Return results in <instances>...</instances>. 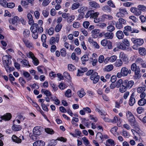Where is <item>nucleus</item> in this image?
Segmentation results:
<instances>
[{
    "mask_svg": "<svg viewBox=\"0 0 146 146\" xmlns=\"http://www.w3.org/2000/svg\"><path fill=\"white\" fill-rule=\"evenodd\" d=\"M104 37L106 39H112L113 36V33L111 32H108L104 35Z\"/></svg>",
    "mask_w": 146,
    "mask_h": 146,
    "instance_id": "2eb2a0df",
    "label": "nucleus"
},
{
    "mask_svg": "<svg viewBox=\"0 0 146 146\" xmlns=\"http://www.w3.org/2000/svg\"><path fill=\"white\" fill-rule=\"evenodd\" d=\"M68 69L70 71H72L76 69L75 66L72 64H68Z\"/></svg>",
    "mask_w": 146,
    "mask_h": 146,
    "instance_id": "603ef678",
    "label": "nucleus"
},
{
    "mask_svg": "<svg viewBox=\"0 0 146 146\" xmlns=\"http://www.w3.org/2000/svg\"><path fill=\"white\" fill-rule=\"evenodd\" d=\"M88 120H87L85 118H84L82 120V123L86 127H88L90 125V124L88 122Z\"/></svg>",
    "mask_w": 146,
    "mask_h": 146,
    "instance_id": "37998d69",
    "label": "nucleus"
},
{
    "mask_svg": "<svg viewBox=\"0 0 146 146\" xmlns=\"http://www.w3.org/2000/svg\"><path fill=\"white\" fill-rule=\"evenodd\" d=\"M60 53L61 55L63 57L66 56V50L64 48H62L60 50Z\"/></svg>",
    "mask_w": 146,
    "mask_h": 146,
    "instance_id": "e2e57ef3",
    "label": "nucleus"
},
{
    "mask_svg": "<svg viewBox=\"0 0 146 146\" xmlns=\"http://www.w3.org/2000/svg\"><path fill=\"white\" fill-rule=\"evenodd\" d=\"M126 116L130 124L132 126L136 125V121L134 116L131 113L128 111L126 113Z\"/></svg>",
    "mask_w": 146,
    "mask_h": 146,
    "instance_id": "7ed1b4c3",
    "label": "nucleus"
},
{
    "mask_svg": "<svg viewBox=\"0 0 146 146\" xmlns=\"http://www.w3.org/2000/svg\"><path fill=\"white\" fill-rule=\"evenodd\" d=\"M17 60L18 61H20L21 63H22L25 66H27L28 65L29 67L31 66V65L28 64V62L25 60L23 61L22 59L19 58Z\"/></svg>",
    "mask_w": 146,
    "mask_h": 146,
    "instance_id": "a19ab883",
    "label": "nucleus"
},
{
    "mask_svg": "<svg viewBox=\"0 0 146 146\" xmlns=\"http://www.w3.org/2000/svg\"><path fill=\"white\" fill-rule=\"evenodd\" d=\"M71 91L70 89L68 90L65 93V96L67 97H69L71 96Z\"/></svg>",
    "mask_w": 146,
    "mask_h": 146,
    "instance_id": "774afa93",
    "label": "nucleus"
},
{
    "mask_svg": "<svg viewBox=\"0 0 146 146\" xmlns=\"http://www.w3.org/2000/svg\"><path fill=\"white\" fill-rule=\"evenodd\" d=\"M19 19L18 17L15 16L11 20L10 22V23H11L13 24L17 25V22Z\"/></svg>",
    "mask_w": 146,
    "mask_h": 146,
    "instance_id": "393cba45",
    "label": "nucleus"
},
{
    "mask_svg": "<svg viewBox=\"0 0 146 146\" xmlns=\"http://www.w3.org/2000/svg\"><path fill=\"white\" fill-rule=\"evenodd\" d=\"M41 130L40 128L38 126H36L34 127L33 130V132L34 135H39L41 133Z\"/></svg>",
    "mask_w": 146,
    "mask_h": 146,
    "instance_id": "ddd939ff",
    "label": "nucleus"
},
{
    "mask_svg": "<svg viewBox=\"0 0 146 146\" xmlns=\"http://www.w3.org/2000/svg\"><path fill=\"white\" fill-rule=\"evenodd\" d=\"M102 18L104 19L111 20L113 19V17L110 15L103 14L102 16Z\"/></svg>",
    "mask_w": 146,
    "mask_h": 146,
    "instance_id": "cd10ccee",
    "label": "nucleus"
},
{
    "mask_svg": "<svg viewBox=\"0 0 146 146\" xmlns=\"http://www.w3.org/2000/svg\"><path fill=\"white\" fill-rule=\"evenodd\" d=\"M146 103V100L144 98H143L138 101V104L139 106H144Z\"/></svg>",
    "mask_w": 146,
    "mask_h": 146,
    "instance_id": "e433bc0d",
    "label": "nucleus"
},
{
    "mask_svg": "<svg viewBox=\"0 0 146 146\" xmlns=\"http://www.w3.org/2000/svg\"><path fill=\"white\" fill-rule=\"evenodd\" d=\"M134 93H133L131 94L129 100V104L131 106H133L135 102V99L134 97Z\"/></svg>",
    "mask_w": 146,
    "mask_h": 146,
    "instance_id": "9b49d317",
    "label": "nucleus"
},
{
    "mask_svg": "<svg viewBox=\"0 0 146 146\" xmlns=\"http://www.w3.org/2000/svg\"><path fill=\"white\" fill-rule=\"evenodd\" d=\"M6 1H8V0H0V4L4 7H7V3Z\"/></svg>",
    "mask_w": 146,
    "mask_h": 146,
    "instance_id": "09e8293b",
    "label": "nucleus"
},
{
    "mask_svg": "<svg viewBox=\"0 0 146 146\" xmlns=\"http://www.w3.org/2000/svg\"><path fill=\"white\" fill-rule=\"evenodd\" d=\"M23 35L25 38H28L30 35L29 31L27 29H25L23 32Z\"/></svg>",
    "mask_w": 146,
    "mask_h": 146,
    "instance_id": "c756f323",
    "label": "nucleus"
},
{
    "mask_svg": "<svg viewBox=\"0 0 146 146\" xmlns=\"http://www.w3.org/2000/svg\"><path fill=\"white\" fill-rule=\"evenodd\" d=\"M96 139L99 143H102L103 141V137L100 132H98L96 134Z\"/></svg>",
    "mask_w": 146,
    "mask_h": 146,
    "instance_id": "f8f14e48",
    "label": "nucleus"
},
{
    "mask_svg": "<svg viewBox=\"0 0 146 146\" xmlns=\"http://www.w3.org/2000/svg\"><path fill=\"white\" fill-rule=\"evenodd\" d=\"M45 131L47 133L52 134L54 133V131L52 129H50L49 128H47L46 129H45Z\"/></svg>",
    "mask_w": 146,
    "mask_h": 146,
    "instance_id": "13d9d810",
    "label": "nucleus"
},
{
    "mask_svg": "<svg viewBox=\"0 0 146 146\" xmlns=\"http://www.w3.org/2000/svg\"><path fill=\"white\" fill-rule=\"evenodd\" d=\"M117 47L118 48L125 50L126 49V47L122 43H119L117 44Z\"/></svg>",
    "mask_w": 146,
    "mask_h": 146,
    "instance_id": "72a5a7b5",
    "label": "nucleus"
},
{
    "mask_svg": "<svg viewBox=\"0 0 146 146\" xmlns=\"http://www.w3.org/2000/svg\"><path fill=\"white\" fill-rule=\"evenodd\" d=\"M117 57L116 56L113 55L111 56L110 57H109V61L110 62H114L116 60Z\"/></svg>",
    "mask_w": 146,
    "mask_h": 146,
    "instance_id": "864d4df0",
    "label": "nucleus"
},
{
    "mask_svg": "<svg viewBox=\"0 0 146 146\" xmlns=\"http://www.w3.org/2000/svg\"><path fill=\"white\" fill-rule=\"evenodd\" d=\"M19 81L22 86H23L26 83V81L23 78H20L19 79Z\"/></svg>",
    "mask_w": 146,
    "mask_h": 146,
    "instance_id": "338daca9",
    "label": "nucleus"
},
{
    "mask_svg": "<svg viewBox=\"0 0 146 146\" xmlns=\"http://www.w3.org/2000/svg\"><path fill=\"white\" fill-rule=\"evenodd\" d=\"M130 11L137 16L140 15L141 13V11L138 8L135 7H131L130 9Z\"/></svg>",
    "mask_w": 146,
    "mask_h": 146,
    "instance_id": "9d476101",
    "label": "nucleus"
},
{
    "mask_svg": "<svg viewBox=\"0 0 146 146\" xmlns=\"http://www.w3.org/2000/svg\"><path fill=\"white\" fill-rule=\"evenodd\" d=\"M23 75L24 76V77L26 78H29L27 79L28 81H29L32 79V77L30 76V74L27 72H23Z\"/></svg>",
    "mask_w": 146,
    "mask_h": 146,
    "instance_id": "f704fd0d",
    "label": "nucleus"
},
{
    "mask_svg": "<svg viewBox=\"0 0 146 146\" xmlns=\"http://www.w3.org/2000/svg\"><path fill=\"white\" fill-rule=\"evenodd\" d=\"M63 75L65 78L69 80L71 78L70 74L67 72H65L63 73Z\"/></svg>",
    "mask_w": 146,
    "mask_h": 146,
    "instance_id": "680f3d73",
    "label": "nucleus"
},
{
    "mask_svg": "<svg viewBox=\"0 0 146 146\" xmlns=\"http://www.w3.org/2000/svg\"><path fill=\"white\" fill-rule=\"evenodd\" d=\"M131 40L134 44L139 46L142 45L144 42L143 40L141 38L135 39L133 38H131Z\"/></svg>",
    "mask_w": 146,
    "mask_h": 146,
    "instance_id": "1a4fd4ad",
    "label": "nucleus"
},
{
    "mask_svg": "<svg viewBox=\"0 0 146 146\" xmlns=\"http://www.w3.org/2000/svg\"><path fill=\"white\" fill-rule=\"evenodd\" d=\"M51 1V0H44L42 3V5L44 7L47 6Z\"/></svg>",
    "mask_w": 146,
    "mask_h": 146,
    "instance_id": "052dcab7",
    "label": "nucleus"
},
{
    "mask_svg": "<svg viewBox=\"0 0 146 146\" xmlns=\"http://www.w3.org/2000/svg\"><path fill=\"white\" fill-rule=\"evenodd\" d=\"M12 128L15 131H18L21 129V126L19 125H15L12 126Z\"/></svg>",
    "mask_w": 146,
    "mask_h": 146,
    "instance_id": "58836bf2",
    "label": "nucleus"
},
{
    "mask_svg": "<svg viewBox=\"0 0 146 146\" xmlns=\"http://www.w3.org/2000/svg\"><path fill=\"white\" fill-rule=\"evenodd\" d=\"M100 76L98 75L97 72H94L90 76V79L93 80V83L95 84L97 83L99 81L100 79Z\"/></svg>",
    "mask_w": 146,
    "mask_h": 146,
    "instance_id": "20e7f679",
    "label": "nucleus"
},
{
    "mask_svg": "<svg viewBox=\"0 0 146 146\" xmlns=\"http://www.w3.org/2000/svg\"><path fill=\"white\" fill-rule=\"evenodd\" d=\"M23 40L25 46L27 47L30 48L31 47V44L29 42V40L25 38L23 39Z\"/></svg>",
    "mask_w": 146,
    "mask_h": 146,
    "instance_id": "bb28decb",
    "label": "nucleus"
},
{
    "mask_svg": "<svg viewBox=\"0 0 146 146\" xmlns=\"http://www.w3.org/2000/svg\"><path fill=\"white\" fill-rule=\"evenodd\" d=\"M116 36L119 39H122L124 37V35L123 32L121 31H118L116 33Z\"/></svg>",
    "mask_w": 146,
    "mask_h": 146,
    "instance_id": "5701e85b",
    "label": "nucleus"
},
{
    "mask_svg": "<svg viewBox=\"0 0 146 146\" xmlns=\"http://www.w3.org/2000/svg\"><path fill=\"white\" fill-rule=\"evenodd\" d=\"M119 58L121 60L123 61L126 62L128 60V58L126 55L123 52H121L119 55Z\"/></svg>",
    "mask_w": 146,
    "mask_h": 146,
    "instance_id": "4be33fe9",
    "label": "nucleus"
},
{
    "mask_svg": "<svg viewBox=\"0 0 146 146\" xmlns=\"http://www.w3.org/2000/svg\"><path fill=\"white\" fill-rule=\"evenodd\" d=\"M107 4L110 7H111L113 8H115V6L114 3L111 0H109L107 2Z\"/></svg>",
    "mask_w": 146,
    "mask_h": 146,
    "instance_id": "a18cd8bd",
    "label": "nucleus"
},
{
    "mask_svg": "<svg viewBox=\"0 0 146 146\" xmlns=\"http://www.w3.org/2000/svg\"><path fill=\"white\" fill-rule=\"evenodd\" d=\"M89 4L92 7L96 9L99 8L100 7L99 4L94 1H90Z\"/></svg>",
    "mask_w": 146,
    "mask_h": 146,
    "instance_id": "4468645a",
    "label": "nucleus"
},
{
    "mask_svg": "<svg viewBox=\"0 0 146 146\" xmlns=\"http://www.w3.org/2000/svg\"><path fill=\"white\" fill-rule=\"evenodd\" d=\"M119 11V12L117 13L116 15V16L118 18L123 17L125 15L128 13L125 9L120 8Z\"/></svg>",
    "mask_w": 146,
    "mask_h": 146,
    "instance_id": "39448f33",
    "label": "nucleus"
},
{
    "mask_svg": "<svg viewBox=\"0 0 146 146\" xmlns=\"http://www.w3.org/2000/svg\"><path fill=\"white\" fill-rule=\"evenodd\" d=\"M41 92L42 93H44V94L47 97L50 96L52 95L51 92L48 90H44V89H42L41 90Z\"/></svg>",
    "mask_w": 146,
    "mask_h": 146,
    "instance_id": "2f4dec72",
    "label": "nucleus"
},
{
    "mask_svg": "<svg viewBox=\"0 0 146 146\" xmlns=\"http://www.w3.org/2000/svg\"><path fill=\"white\" fill-rule=\"evenodd\" d=\"M86 9V8L85 7H82L79 9L78 10V12L80 13L79 14V16H81V18H83V16L84 15L83 13Z\"/></svg>",
    "mask_w": 146,
    "mask_h": 146,
    "instance_id": "412c9836",
    "label": "nucleus"
},
{
    "mask_svg": "<svg viewBox=\"0 0 146 146\" xmlns=\"http://www.w3.org/2000/svg\"><path fill=\"white\" fill-rule=\"evenodd\" d=\"M106 143L109 144L111 146H114L115 145V142L113 140L111 139H108Z\"/></svg>",
    "mask_w": 146,
    "mask_h": 146,
    "instance_id": "8fccbe9b",
    "label": "nucleus"
},
{
    "mask_svg": "<svg viewBox=\"0 0 146 146\" xmlns=\"http://www.w3.org/2000/svg\"><path fill=\"white\" fill-rule=\"evenodd\" d=\"M54 28L53 27H51L48 29V33L49 35H52L54 34Z\"/></svg>",
    "mask_w": 146,
    "mask_h": 146,
    "instance_id": "6e6d98bb",
    "label": "nucleus"
},
{
    "mask_svg": "<svg viewBox=\"0 0 146 146\" xmlns=\"http://www.w3.org/2000/svg\"><path fill=\"white\" fill-rule=\"evenodd\" d=\"M137 111L138 114H141L144 111V108L141 107H139L137 108Z\"/></svg>",
    "mask_w": 146,
    "mask_h": 146,
    "instance_id": "bf43d9fd",
    "label": "nucleus"
},
{
    "mask_svg": "<svg viewBox=\"0 0 146 146\" xmlns=\"http://www.w3.org/2000/svg\"><path fill=\"white\" fill-rule=\"evenodd\" d=\"M113 66L112 64L106 66L104 68V70L107 72L111 71L113 68Z\"/></svg>",
    "mask_w": 146,
    "mask_h": 146,
    "instance_id": "4c0bfd02",
    "label": "nucleus"
},
{
    "mask_svg": "<svg viewBox=\"0 0 146 146\" xmlns=\"http://www.w3.org/2000/svg\"><path fill=\"white\" fill-rule=\"evenodd\" d=\"M107 28L108 31L109 32H112L115 30L114 27L111 25H109Z\"/></svg>",
    "mask_w": 146,
    "mask_h": 146,
    "instance_id": "4d7b16f0",
    "label": "nucleus"
},
{
    "mask_svg": "<svg viewBox=\"0 0 146 146\" xmlns=\"http://www.w3.org/2000/svg\"><path fill=\"white\" fill-rule=\"evenodd\" d=\"M62 27V25L60 23L57 24L55 28V30L56 32L58 33L61 30Z\"/></svg>",
    "mask_w": 146,
    "mask_h": 146,
    "instance_id": "c9c22d12",
    "label": "nucleus"
},
{
    "mask_svg": "<svg viewBox=\"0 0 146 146\" xmlns=\"http://www.w3.org/2000/svg\"><path fill=\"white\" fill-rule=\"evenodd\" d=\"M137 64L141 66L143 68H146V61L141 58H137L135 61Z\"/></svg>",
    "mask_w": 146,
    "mask_h": 146,
    "instance_id": "423d86ee",
    "label": "nucleus"
},
{
    "mask_svg": "<svg viewBox=\"0 0 146 146\" xmlns=\"http://www.w3.org/2000/svg\"><path fill=\"white\" fill-rule=\"evenodd\" d=\"M11 115L9 113H7L6 114L2 116L1 117V118L5 120H10L11 118Z\"/></svg>",
    "mask_w": 146,
    "mask_h": 146,
    "instance_id": "6ab92c4d",
    "label": "nucleus"
},
{
    "mask_svg": "<svg viewBox=\"0 0 146 146\" xmlns=\"http://www.w3.org/2000/svg\"><path fill=\"white\" fill-rule=\"evenodd\" d=\"M138 8L140 10V11H146V6L143 5H140L138 6Z\"/></svg>",
    "mask_w": 146,
    "mask_h": 146,
    "instance_id": "de8ad7c7",
    "label": "nucleus"
},
{
    "mask_svg": "<svg viewBox=\"0 0 146 146\" xmlns=\"http://www.w3.org/2000/svg\"><path fill=\"white\" fill-rule=\"evenodd\" d=\"M127 89V88L125 87V86L124 85L123 83L122 85L120 86L119 90L120 92L123 93Z\"/></svg>",
    "mask_w": 146,
    "mask_h": 146,
    "instance_id": "ea45409f",
    "label": "nucleus"
},
{
    "mask_svg": "<svg viewBox=\"0 0 146 146\" xmlns=\"http://www.w3.org/2000/svg\"><path fill=\"white\" fill-rule=\"evenodd\" d=\"M139 53L140 54L144 56L146 54V50L144 48H140L139 49Z\"/></svg>",
    "mask_w": 146,
    "mask_h": 146,
    "instance_id": "7c9ffc66",
    "label": "nucleus"
},
{
    "mask_svg": "<svg viewBox=\"0 0 146 146\" xmlns=\"http://www.w3.org/2000/svg\"><path fill=\"white\" fill-rule=\"evenodd\" d=\"M117 129L118 128L117 127H114L111 129L110 131L112 134H115L116 133V131Z\"/></svg>",
    "mask_w": 146,
    "mask_h": 146,
    "instance_id": "69168bd1",
    "label": "nucleus"
},
{
    "mask_svg": "<svg viewBox=\"0 0 146 146\" xmlns=\"http://www.w3.org/2000/svg\"><path fill=\"white\" fill-rule=\"evenodd\" d=\"M31 32L32 33V36L35 39L37 38L38 33H41L43 31L42 27H38V25L37 23L34 24L30 28Z\"/></svg>",
    "mask_w": 146,
    "mask_h": 146,
    "instance_id": "f257e3e1",
    "label": "nucleus"
},
{
    "mask_svg": "<svg viewBox=\"0 0 146 146\" xmlns=\"http://www.w3.org/2000/svg\"><path fill=\"white\" fill-rule=\"evenodd\" d=\"M44 142L42 140L36 141L33 143V146H44Z\"/></svg>",
    "mask_w": 146,
    "mask_h": 146,
    "instance_id": "aec40b11",
    "label": "nucleus"
},
{
    "mask_svg": "<svg viewBox=\"0 0 146 146\" xmlns=\"http://www.w3.org/2000/svg\"><path fill=\"white\" fill-rule=\"evenodd\" d=\"M123 64V62L121 59H118L116 60L114 64V65L116 67H119L121 66Z\"/></svg>",
    "mask_w": 146,
    "mask_h": 146,
    "instance_id": "473e14b6",
    "label": "nucleus"
},
{
    "mask_svg": "<svg viewBox=\"0 0 146 146\" xmlns=\"http://www.w3.org/2000/svg\"><path fill=\"white\" fill-rule=\"evenodd\" d=\"M15 5V4L13 3H7V7L11 9L14 7Z\"/></svg>",
    "mask_w": 146,
    "mask_h": 146,
    "instance_id": "0e129e2a",
    "label": "nucleus"
},
{
    "mask_svg": "<svg viewBox=\"0 0 146 146\" xmlns=\"http://www.w3.org/2000/svg\"><path fill=\"white\" fill-rule=\"evenodd\" d=\"M80 6V4L78 3H74L72 6L71 9L74 10L78 8Z\"/></svg>",
    "mask_w": 146,
    "mask_h": 146,
    "instance_id": "c03bdc74",
    "label": "nucleus"
},
{
    "mask_svg": "<svg viewBox=\"0 0 146 146\" xmlns=\"http://www.w3.org/2000/svg\"><path fill=\"white\" fill-rule=\"evenodd\" d=\"M145 90V87H140L138 88L137 91L138 93H140L144 92Z\"/></svg>",
    "mask_w": 146,
    "mask_h": 146,
    "instance_id": "5fc2aeb1",
    "label": "nucleus"
},
{
    "mask_svg": "<svg viewBox=\"0 0 146 146\" xmlns=\"http://www.w3.org/2000/svg\"><path fill=\"white\" fill-rule=\"evenodd\" d=\"M123 83L127 89H130L134 85V82L133 80L128 81L127 80H125L123 81Z\"/></svg>",
    "mask_w": 146,
    "mask_h": 146,
    "instance_id": "0eeeda50",
    "label": "nucleus"
},
{
    "mask_svg": "<svg viewBox=\"0 0 146 146\" xmlns=\"http://www.w3.org/2000/svg\"><path fill=\"white\" fill-rule=\"evenodd\" d=\"M115 27L118 29H120L123 27L122 24L119 21H117L115 24Z\"/></svg>",
    "mask_w": 146,
    "mask_h": 146,
    "instance_id": "3c124183",
    "label": "nucleus"
},
{
    "mask_svg": "<svg viewBox=\"0 0 146 146\" xmlns=\"http://www.w3.org/2000/svg\"><path fill=\"white\" fill-rule=\"evenodd\" d=\"M27 17L29 19V24L30 25L32 26L34 24V21L33 20V17L32 15L29 13L27 15Z\"/></svg>",
    "mask_w": 146,
    "mask_h": 146,
    "instance_id": "f3484780",
    "label": "nucleus"
},
{
    "mask_svg": "<svg viewBox=\"0 0 146 146\" xmlns=\"http://www.w3.org/2000/svg\"><path fill=\"white\" fill-rule=\"evenodd\" d=\"M123 82V80L121 79H119L116 83H115L116 87L118 88L121 86V85H122Z\"/></svg>",
    "mask_w": 146,
    "mask_h": 146,
    "instance_id": "79ce46f5",
    "label": "nucleus"
},
{
    "mask_svg": "<svg viewBox=\"0 0 146 146\" xmlns=\"http://www.w3.org/2000/svg\"><path fill=\"white\" fill-rule=\"evenodd\" d=\"M131 73V70L128 69L126 67H124L121 68V72L117 73V76L118 78H120L122 76H126L128 74H130Z\"/></svg>",
    "mask_w": 146,
    "mask_h": 146,
    "instance_id": "f03ea898",
    "label": "nucleus"
},
{
    "mask_svg": "<svg viewBox=\"0 0 146 146\" xmlns=\"http://www.w3.org/2000/svg\"><path fill=\"white\" fill-rule=\"evenodd\" d=\"M100 30L98 29H94L92 30L91 32L92 36L94 38H97L99 36Z\"/></svg>",
    "mask_w": 146,
    "mask_h": 146,
    "instance_id": "dca6fc26",
    "label": "nucleus"
},
{
    "mask_svg": "<svg viewBox=\"0 0 146 146\" xmlns=\"http://www.w3.org/2000/svg\"><path fill=\"white\" fill-rule=\"evenodd\" d=\"M102 10L103 11L107 13H110L111 11V9L108 5H106L102 7Z\"/></svg>",
    "mask_w": 146,
    "mask_h": 146,
    "instance_id": "a878e982",
    "label": "nucleus"
},
{
    "mask_svg": "<svg viewBox=\"0 0 146 146\" xmlns=\"http://www.w3.org/2000/svg\"><path fill=\"white\" fill-rule=\"evenodd\" d=\"M19 137H17L15 135H13L12 137V139L13 142L17 143H20L21 142L22 139L23 140L24 138L23 136H20Z\"/></svg>",
    "mask_w": 146,
    "mask_h": 146,
    "instance_id": "6e6552de",
    "label": "nucleus"
},
{
    "mask_svg": "<svg viewBox=\"0 0 146 146\" xmlns=\"http://www.w3.org/2000/svg\"><path fill=\"white\" fill-rule=\"evenodd\" d=\"M75 19V16L73 15L71 16L69 15V17L68 18L67 21L69 23H71Z\"/></svg>",
    "mask_w": 146,
    "mask_h": 146,
    "instance_id": "49530a36",
    "label": "nucleus"
},
{
    "mask_svg": "<svg viewBox=\"0 0 146 146\" xmlns=\"http://www.w3.org/2000/svg\"><path fill=\"white\" fill-rule=\"evenodd\" d=\"M132 71L134 72L135 74L137 76H134V77H135V78L136 79L139 78V75L140 72V69L139 66H138Z\"/></svg>",
    "mask_w": 146,
    "mask_h": 146,
    "instance_id": "a211bd4d",
    "label": "nucleus"
},
{
    "mask_svg": "<svg viewBox=\"0 0 146 146\" xmlns=\"http://www.w3.org/2000/svg\"><path fill=\"white\" fill-rule=\"evenodd\" d=\"M9 60L8 59L7 60H5L3 62L4 67L7 72H8V68L10 67L9 66Z\"/></svg>",
    "mask_w": 146,
    "mask_h": 146,
    "instance_id": "b1692460",
    "label": "nucleus"
},
{
    "mask_svg": "<svg viewBox=\"0 0 146 146\" xmlns=\"http://www.w3.org/2000/svg\"><path fill=\"white\" fill-rule=\"evenodd\" d=\"M77 94L80 98H81L85 95L86 93L84 92V89L81 88L80 91L77 92Z\"/></svg>",
    "mask_w": 146,
    "mask_h": 146,
    "instance_id": "c85d7f7f",
    "label": "nucleus"
}]
</instances>
